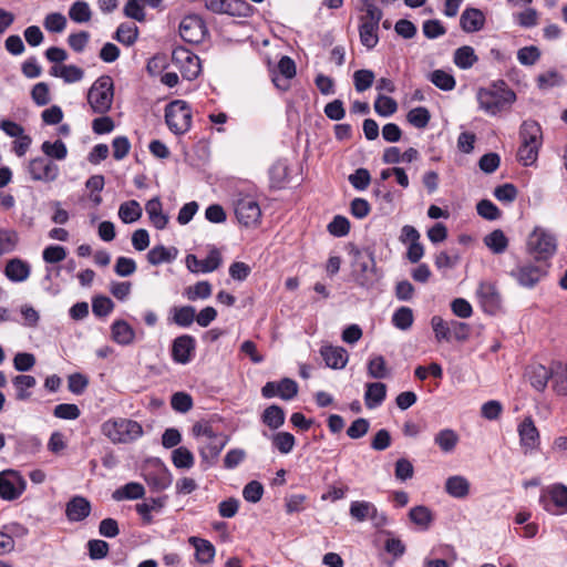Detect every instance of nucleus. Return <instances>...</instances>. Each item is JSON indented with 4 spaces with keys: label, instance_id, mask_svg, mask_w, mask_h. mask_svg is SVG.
Instances as JSON below:
<instances>
[{
    "label": "nucleus",
    "instance_id": "nucleus-6",
    "mask_svg": "<svg viewBox=\"0 0 567 567\" xmlns=\"http://www.w3.org/2000/svg\"><path fill=\"white\" fill-rule=\"evenodd\" d=\"M165 123L175 135H183L192 126V110L183 100H174L165 106Z\"/></svg>",
    "mask_w": 567,
    "mask_h": 567
},
{
    "label": "nucleus",
    "instance_id": "nucleus-30",
    "mask_svg": "<svg viewBox=\"0 0 567 567\" xmlns=\"http://www.w3.org/2000/svg\"><path fill=\"white\" fill-rule=\"evenodd\" d=\"M150 221L156 229H164L168 224V216L163 213L158 197L150 199L145 205Z\"/></svg>",
    "mask_w": 567,
    "mask_h": 567
},
{
    "label": "nucleus",
    "instance_id": "nucleus-15",
    "mask_svg": "<svg viewBox=\"0 0 567 567\" xmlns=\"http://www.w3.org/2000/svg\"><path fill=\"white\" fill-rule=\"evenodd\" d=\"M298 383L295 380L290 378H284L279 382H267L261 388V394L266 399L279 396L285 401H289L298 394Z\"/></svg>",
    "mask_w": 567,
    "mask_h": 567
},
{
    "label": "nucleus",
    "instance_id": "nucleus-14",
    "mask_svg": "<svg viewBox=\"0 0 567 567\" xmlns=\"http://www.w3.org/2000/svg\"><path fill=\"white\" fill-rule=\"evenodd\" d=\"M546 267L543 265H533L532 262L519 264L511 271V276L525 288L535 287L546 275Z\"/></svg>",
    "mask_w": 567,
    "mask_h": 567
},
{
    "label": "nucleus",
    "instance_id": "nucleus-24",
    "mask_svg": "<svg viewBox=\"0 0 567 567\" xmlns=\"http://www.w3.org/2000/svg\"><path fill=\"white\" fill-rule=\"evenodd\" d=\"M485 25L484 13L476 8H466L460 18V27L466 33L481 31Z\"/></svg>",
    "mask_w": 567,
    "mask_h": 567
},
{
    "label": "nucleus",
    "instance_id": "nucleus-28",
    "mask_svg": "<svg viewBox=\"0 0 567 567\" xmlns=\"http://www.w3.org/2000/svg\"><path fill=\"white\" fill-rule=\"evenodd\" d=\"M31 272L30 265L19 258L10 259L7 262L4 274L9 280L13 282H22L25 281Z\"/></svg>",
    "mask_w": 567,
    "mask_h": 567
},
{
    "label": "nucleus",
    "instance_id": "nucleus-44",
    "mask_svg": "<svg viewBox=\"0 0 567 567\" xmlns=\"http://www.w3.org/2000/svg\"><path fill=\"white\" fill-rule=\"evenodd\" d=\"M145 494V488L142 484L131 482L125 484L124 486L117 488L112 497L115 501H122V499H138L142 498Z\"/></svg>",
    "mask_w": 567,
    "mask_h": 567
},
{
    "label": "nucleus",
    "instance_id": "nucleus-5",
    "mask_svg": "<svg viewBox=\"0 0 567 567\" xmlns=\"http://www.w3.org/2000/svg\"><path fill=\"white\" fill-rule=\"evenodd\" d=\"M113 95L114 85L112 78L109 75L100 76L87 92V103L93 113H107L112 106Z\"/></svg>",
    "mask_w": 567,
    "mask_h": 567
},
{
    "label": "nucleus",
    "instance_id": "nucleus-51",
    "mask_svg": "<svg viewBox=\"0 0 567 567\" xmlns=\"http://www.w3.org/2000/svg\"><path fill=\"white\" fill-rule=\"evenodd\" d=\"M368 374L373 379H385L389 377V369L385 359L382 355H373L369 359Z\"/></svg>",
    "mask_w": 567,
    "mask_h": 567
},
{
    "label": "nucleus",
    "instance_id": "nucleus-13",
    "mask_svg": "<svg viewBox=\"0 0 567 567\" xmlns=\"http://www.w3.org/2000/svg\"><path fill=\"white\" fill-rule=\"evenodd\" d=\"M519 444L525 455L533 454L539 450L540 435L532 416H526L517 427Z\"/></svg>",
    "mask_w": 567,
    "mask_h": 567
},
{
    "label": "nucleus",
    "instance_id": "nucleus-61",
    "mask_svg": "<svg viewBox=\"0 0 567 567\" xmlns=\"http://www.w3.org/2000/svg\"><path fill=\"white\" fill-rule=\"evenodd\" d=\"M431 326L437 342L451 341V329L449 326V321H445L440 316H434L431 319Z\"/></svg>",
    "mask_w": 567,
    "mask_h": 567
},
{
    "label": "nucleus",
    "instance_id": "nucleus-11",
    "mask_svg": "<svg viewBox=\"0 0 567 567\" xmlns=\"http://www.w3.org/2000/svg\"><path fill=\"white\" fill-rule=\"evenodd\" d=\"M234 206L235 215L240 224L246 227L258 224L261 217V209L252 196H240L235 200Z\"/></svg>",
    "mask_w": 567,
    "mask_h": 567
},
{
    "label": "nucleus",
    "instance_id": "nucleus-40",
    "mask_svg": "<svg viewBox=\"0 0 567 567\" xmlns=\"http://www.w3.org/2000/svg\"><path fill=\"white\" fill-rule=\"evenodd\" d=\"M378 31L379 25L361 21L359 25L360 42L368 50H372L377 47L379 42Z\"/></svg>",
    "mask_w": 567,
    "mask_h": 567
},
{
    "label": "nucleus",
    "instance_id": "nucleus-8",
    "mask_svg": "<svg viewBox=\"0 0 567 567\" xmlns=\"http://www.w3.org/2000/svg\"><path fill=\"white\" fill-rule=\"evenodd\" d=\"M539 504L551 515L567 513V487L556 484L543 491L539 496Z\"/></svg>",
    "mask_w": 567,
    "mask_h": 567
},
{
    "label": "nucleus",
    "instance_id": "nucleus-4",
    "mask_svg": "<svg viewBox=\"0 0 567 567\" xmlns=\"http://www.w3.org/2000/svg\"><path fill=\"white\" fill-rule=\"evenodd\" d=\"M350 255L352 256V277L355 284L363 288H369L373 284V274L375 270V261L373 251L370 249L360 250L357 247H351Z\"/></svg>",
    "mask_w": 567,
    "mask_h": 567
},
{
    "label": "nucleus",
    "instance_id": "nucleus-55",
    "mask_svg": "<svg viewBox=\"0 0 567 567\" xmlns=\"http://www.w3.org/2000/svg\"><path fill=\"white\" fill-rule=\"evenodd\" d=\"M19 241L18 233L13 229H0V257L12 252Z\"/></svg>",
    "mask_w": 567,
    "mask_h": 567
},
{
    "label": "nucleus",
    "instance_id": "nucleus-38",
    "mask_svg": "<svg viewBox=\"0 0 567 567\" xmlns=\"http://www.w3.org/2000/svg\"><path fill=\"white\" fill-rule=\"evenodd\" d=\"M478 61L475 51L470 45H463L455 50L453 62L461 70H467L472 68Z\"/></svg>",
    "mask_w": 567,
    "mask_h": 567
},
{
    "label": "nucleus",
    "instance_id": "nucleus-54",
    "mask_svg": "<svg viewBox=\"0 0 567 567\" xmlns=\"http://www.w3.org/2000/svg\"><path fill=\"white\" fill-rule=\"evenodd\" d=\"M184 295L190 301L207 299L212 296V285L206 280L198 281L194 286L187 287Z\"/></svg>",
    "mask_w": 567,
    "mask_h": 567
},
{
    "label": "nucleus",
    "instance_id": "nucleus-17",
    "mask_svg": "<svg viewBox=\"0 0 567 567\" xmlns=\"http://www.w3.org/2000/svg\"><path fill=\"white\" fill-rule=\"evenodd\" d=\"M476 295L484 312L488 315H495L501 309L502 299L494 284L487 281L481 282Z\"/></svg>",
    "mask_w": 567,
    "mask_h": 567
},
{
    "label": "nucleus",
    "instance_id": "nucleus-34",
    "mask_svg": "<svg viewBox=\"0 0 567 567\" xmlns=\"http://www.w3.org/2000/svg\"><path fill=\"white\" fill-rule=\"evenodd\" d=\"M177 252L175 247L167 248L163 245H157L148 250L146 258L151 265L158 266L164 262H172L176 258Z\"/></svg>",
    "mask_w": 567,
    "mask_h": 567
},
{
    "label": "nucleus",
    "instance_id": "nucleus-47",
    "mask_svg": "<svg viewBox=\"0 0 567 567\" xmlns=\"http://www.w3.org/2000/svg\"><path fill=\"white\" fill-rule=\"evenodd\" d=\"M69 17L73 22L84 23L91 20L92 11L86 1L78 0L69 9Z\"/></svg>",
    "mask_w": 567,
    "mask_h": 567
},
{
    "label": "nucleus",
    "instance_id": "nucleus-52",
    "mask_svg": "<svg viewBox=\"0 0 567 567\" xmlns=\"http://www.w3.org/2000/svg\"><path fill=\"white\" fill-rule=\"evenodd\" d=\"M172 462L177 468L188 470L194 466L195 458L187 447L179 446L172 452Z\"/></svg>",
    "mask_w": 567,
    "mask_h": 567
},
{
    "label": "nucleus",
    "instance_id": "nucleus-42",
    "mask_svg": "<svg viewBox=\"0 0 567 567\" xmlns=\"http://www.w3.org/2000/svg\"><path fill=\"white\" fill-rule=\"evenodd\" d=\"M285 416L284 409L279 405L272 404L265 409L261 420L269 429L277 430L285 423Z\"/></svg>",
    "mask_w": 567,
    "mask_h": 567
},
{
    "label": "nucleus",
    "instance_id": "nucleus-57",
    "mask_svg": "<svg viewBox=\"0 0 567 567\" xmlns=\"http://www.w3.org/2000/svg\"><path fill=\"white\" fill-rule=\"evenodd\" d=\"M413 311L409 307H400L392 316V323L400 330H408L413 324Z\"/></svg>",
    "mask_w": 567,
    "mask_h": 567
},
{
    "label": "nucleus",
    "instance_id": "nucleus-36",
    "mask_svg": "<svg viewBox=\"0 0 567 567\" xmlns=\"http://www.w3.org/2000/svg\"><path fill=\"white\" fill-rule=\"evenodd\" d=\"M13 386L16 388V399L18 401H27L31 396L30 389L34 388L37 380L29 374H19L12 379Z\"/></svg>",
    "mask_w": 567,
    "mask_h": 567
},
{
    "label": "nucleus",
    "instance_id": "nucleus-58",
    "mask_svg": "<svg viewBox=\"0 0 567 567\" xmlns=\"http://www.w3.org/2000/svg\"><path fill=\"white\" fill-rule=\"evenodd\" d=\"M381 533L388 536L384 542V550L394 558L403 556L406 550L404 543L400 538L394 537L390 530H382Z\"/></svg>",
    "mask_w": 567,
    "mask_h": 567
},
{
    "label": "nucleus",
    "instance_id": "nucleus-18",
    "mask_svg": "<svg viewBox=\"0 0 567 567\" xmlns=\"http://www.w3.org/2000/svg\"><path fill=\"white\" fill-rule=\"evenodd\" d=\"M206 33L204 21L197 16L185 17L179 24V35L188 43H199Z\"/></svg>",
    "mask_w": 567,
    "mask_h": 567
},
{
    "label": "nucleus",
    "instance_id": "nucleus-26",
    "mask_svg": "<svg viewBox=\"0 0 567 567\" xmlns=\"http://www.w3.org/2000/svg\"><path fill=\"white\" fill-rule=\"evenodd\" d=\"M527 375L532 386L537 391H544L553 378V363L549 368L542 364H533L527 370Z\"/></svg>",
    "mask_w": 567,
    "mask_h": 567
},
{
    "label": "nucleus",
    "instance_id": "nucleus-64",
    "mask_svg": "<svg viewBox=\"0 0 567 567\" xmlns=\"http://www.w3.org/2000/svg\"><path fill=\"white\" fill-rule=\"evenodd\" d=\"M327 229L332 236L343 237L347 236L350 231V221L347 217L337 215L328 224Z\"/></svg>",
    "mask_w": 567,
    "mask_h": 567
},
{
    "label": "nucleus",
    "instance_id": "nucleus-7",
    "mask_svg": "<svg viewBox=\"0 0 567 567\" xmlns=\"http://www.w3.org/2000/svg\"><path fill=\"white\" fill-rule=\"evenodd\" d=\"M556 238L543 230L536 228L528 237L527 251L536 261H546L556 252Z\"/></svg>",
    "mask_w": 567,
    "mask_h": 567
},
{
    "label": "nucleus",
    "instance_id": "nucleus-27",
    "mask_svg": "<svg viewBox=\"0 0 567 567\" xmlns=\"http://www.w3.org/2000/svg\"><path fill=\"white\" fill-rule=\"evenodd\" d=\"M112 340L120 346H130L134 342L135 331L125 320H115L111 324Z\"/></svg>",
    "mask_w": 567,
    "mask_h": 567
},
{
    "label": "nucleus",
    "instance_id": "nucleus-59",
    "mask_svg": "<svg viewBox=\"0 0 567 567\" xmlns=\"http://www.w3.org/2000/svg\"><path fill=\"white\" fill-rule=\"evenodd\" d=\"M374 72L368 69H361L353 73V83L358 92H364L370 89L374 82Z\"/></svg>",
    "mask_w": 567,
    "mask_h": 567
},
{
    "label": "nucleus",
    "instance_id": "nucleus-9",
    "mask_svg": "<svg viewBox=\"0 0 567 567\" xmlns=\"http://www.w3.org/2000/svg\"><path fill=\"white\" fill-rule=\"evenodd\" d=\"M172 61L179 69L184 79L195 80L202 71L199 58L184 47H177L172 52Z\"/></svg>",
    "mask_w": 567,
    "mask_h": 567
},
{
    "label": "nucleus",
    "instance_id": "nucleus-37",
    "mask_svg": "<svg viewBox=\"0 0 567 567\" xmlns=\"http://www.w3.org/2000/svg\"><path fill=\"white\" fill-rule=\"evenodd\" d=\"M458 441V434L452 429H443L434 435V443L443 453L453 452Z\"/></svg>",
    "mask_w": 567,
    "mask_h": 567
},
{
    "label": "nucleus",
    "instance_id": "nucleus-10",
    "mask_svg": "<svg viewBox=\"0 0 567 567\" xmlns=\"http://www.w3.org/2000/svg\"><path fill=\"white\" fill-rule=\"evenodd\" d=\"M27 482L14 470H6L0 473V497L4 501L18 499L25 491Z\"/></svg>",
    "mask_w": 567,
    "mask_h": 567
},
{
    "label": "nucleus",
    "instance_id": "nucleus-62",
    "mask_svg": "<svg viewBox=\"0 0 567 567\" xmlns=\"http://www.w3.org/2000/svg\"><path fill=\"white\" fill-rule=\"evenodd\" d=\"M477 214L486 220H496L501 217L502 212L489 199H482L476 205Z\"/></svg>",
    "mask_w": 567,
    "mask_h": 567
},
{
    "label": "nucleus",
    "instance_id": "nucleus-22",
    "mask_svg": "<svg viewBox=\"0 0 567 567\" xmlns=\"http://www.w3.org/2000/svg\"><path fill=\"white\" fill-rule=\"evenodd\" d=\"M91 503L84 496H73L65 506V516L69 522H82L91 514Z\"/></svg>",
    "mask_w": 567,
    "mask_h": 567
},
{
    "label": "nucleus",
    "instance_id": "nucleus-20",
    "mask_svg": "<svg viewBox=\"0 0 567 567\" xmlns=\"http://www.w3.org/2000/svg\"><path fill=\"white\" fill-rule=\"evenodd\" d=\"M144 478L148 486L156 492L166 489L167 487H169L173 481V476L169 470L161 460H156L155 467L153 470L147 471L144 474Z\"/></svg>",
    "mask_w": 567,
    "mask_h": 567
},
{
    "label": "nucleus",
    "instance_id": "nucleus-35",
    "mask_svg": "<svg viewBox=\"0 0 567 567\" xmlns=\"http://www.w3.org/2000/svg\"><path fill=\"white\" fill-rule=\"evenodd\" d=\"M349 514L357 522H364L368 518L377 517V507L368 501H353L350 504Z\"/></svg>",
    "mask_w": 567,
    "mask_h": 567
},
{
    "label": "nucleus",
    "instance_id": "nucleus-2",
    "mask_svg": "<svg viewBox=\"0 0 567 567\" xmlns=\"http://www.w3.org/2000/svg\"><path fill=\"white\" fill-rule=\"evenodd\" d=\"M520 146L517 151V159L524 166L533 165L538 157L542 145V128L535 121H524L519 130Z\"/></svg>",
    "mask_w": 567,
    "mask_h": 567
},
{
    "label": "nucleus",
    "instance_id": "nucleus-43",
    "mask_svg": "<svg viewBox=\"0 0 567 567\" xmlns=\"http://www.w3.org/2000/svg\"><path fill=\"white\" fill-rule=\"evenodd\" d=\"M118 217L124 224H132L142 217V207L135 199L124 202L118 208Z\"/></svg>",
    "mask_w": 567,
    "mask_h": 567
},
{
    "label": "nucleus",
    "instance_id": "nucleus-21",
    "mask_svg": "<svg viewBox=\"0 0 567 567\" xmlns=\"http://www.w3.org/2000/svg\"><path fill=\"white\" fill-rule=\"evenodd\" d=\"M278 74H274L272 82L279 90L287 91L290 86L289 81L296 76V63L288 56L284 55L277 64Z\"/></svg>",
    "mask_w": 567,
    "mask_h": 567
},
{
    "label": "nucleus",
    "instance_id": "nucleus-56",
    "mask_svg": "<svg viewBox=\"0 0 567 567\" xmlns=\"http://www.w3.org/2000/svg\"><path fill=\"white\" fill-rule=\"evenodd\" d=\"M374 111L383 117H389L398 110V103L394 99L386 95H378L374 101Z\"/></svg>",
    "mask_w": 567,
    "mask_h": 567
},
{
    "label": "nucleus",
    "instance_id": "nucleus-32",
    "mask_svg": "<svg viewBox=\"0 0 567 567\" xmlns=\"http://www.w3.org/2000/svg\"><path fill=\"white\" fill-rule=\"evenodd\" d=\"M551 388L558 395L567 396V363L553 362Z\"/></svg>",
    "mask_w": 567,
    "mask_h": 567
},
{
    "label": "nucleus",
    "instance_id": "nucleus-25",
    "mask_svg": "<svg viewBox=\"0 0 567 567\" xmlns=\"http://www.w3.org/2000/svg\"><path fill=\"white\" fill-rule=\"evenodd\" d=\"M320 354L326 365L331 369H343L348 363V352L342 347L322 346Z\"/></svg>",
    "mask_w": 567,
    "mask_h": 567
},
{
    "label": "nucleus",
    "instance_id": "nucleus-41",
    "mask_svg": "<svg viewBox=\"0 0 567 567\" xmlns=\"http://www.w3.org/2000/svg\"><path fill=\"white\" fill-rule=\"evenodd\" d=\"M138 38V28L134 23H121L114 35L113 39L118 41L125 47L133 45Z\"/></svg>",
    "mask_w": 567,
    "mask_h": 567
},
{
    "label": "nucleus",
    "instance_id": "nucleus-53",
    "mask_svg": "<svg viewBox=\"0 0 567 567\" xmlns=\"http://www.w3.org/2000/svg\"><path fill=\"white\" fill-rule=\"evenodd\" d=\"M271 441L281 454H289L296 444L295 436L289 432H277L271 436Z\"/></svg>",
    "mask_w": 567,
    "mask_h": 567
},
{
    "label": "nucleus",
    "instance_id": "nucleus-23",
    "mask_svg": "<svg viewBox=\"0 0 567 567\" xmlns=\"http://www.w3.org/2000/svg\"><path fill=\"white\" fill-rule=\"evenodd\" d=\"M229 437L223 434L208 440L199 446V454L203 462L213 465L217 462L220 452L227 445Z\"/></svg>",
    "mask_w": 567,
    "mask_h": 567
},
{
    "label": "nucleus",
    "instance_id": "nucleus-3",
    "mask_svg": "<svg viewBox=\"0 0 567 567\" xmlns=\"http://www.w3.org/2000/svg\"><path fill=\"white\" fill-rule=\"evenodd\" d=\"M102 433L113 443H130L143 435V427L130 419H113L102 424Z\"/></svg>",
    "mask_w": 567,
    "mask_h": 567
},
{
    "label": "nucleus",
    "instance_id": "nucleus-60",
    "mask_svg": "<svg viewBox=\"0 0 567 567\" xmlns=\"http://www.w3.org/2000/svg\"><path fill=\"white\" fill-rule=\"evenodd\" d=\"M406 117H408L409 123L411 125H413L414 127L424 128L427 126V124L430 122L431 114L426 107L419 106V107L412 109L408 113Z\"/></svg>",
    "mask_w": 567,
    "mask_h": 567
},
{
    "label": "nucleus",
    "instance_id": "nucleus-48",
    "mask_svg": "<svg viewBox=\"0 0 567 567\" xmlns=\"http://www.w3.org/2000/svg\"><path fill=\"white\" fill-rule=\"evenodd\" d=\"M409 517L411 522L423 529H427L433 522L432 512L423 505L412 507L409 512Z\"/></svg>",
    "mask_w": 567,
    "mask_h": 567
},
{
    "label": "nucleus",
    "instance_id": "nucleus-1",
    "mask_svg": "<svg viewBox=\"0 0 567 567\" xmlns=\"http://www.w3.org/2000/svg\"><path fill=\"white\" fill-rule=\"evenodd\" d=\"M476 97L480 109L492 116L508 110L516 101L515 92L503 80L494 81L488 86L478 89Z\"/></svg>",
    "mask_w": 567,
    "mask_h": 567
},
{
    "label": "nucleus",
    "instance_id": "nucleus-50",
    "mask_svg": "<svg viewBox=\"0 0 567 567\" xmlns=\"http://www.w3.org/2000/svg\"><path fill=\"white\" fill-rule=\"evenodd\" d=\"M271 186L282 188L288 182L289 172L286 163L278 161L269 169Z\"/></svg>",
    "mask_w": 567,
    "mask_h": 567
},
{
    "label": "nucleus",
    "instance_id": "nucleus-29",
    "mask_svg": "<svg viewBox=\"0 0 567 567\" xmlns=\"http://www.w3.org/2000/svg\"><path fill=\"white\" fill-rule=\"evenodd\" d=\"M195 548L196 560L200 564H209L215 557V546L207 539L193 536L188 539Z\"/></svg>",
    "mask_w": 567,
    "mask_h": 567
},
{
    "label": "nucleus",
    "instance_id": "nucleus-49",
    "mask_svg": "<svg viewBox=\"0 0 567 567\" xmlns=\"http://www.w3.org/2000/svg\"><path fill=\"white\" fill-rule=\"evenodd\" d=\"M173 321L179 327L187 328L195 321L196 309L193 306L174 307Z\"/></svg>",
    "mask_w": 567,
    "mask_h": 567
},
{
    "label": "nucleus",
    "instance_id": "nucleus-63",
    "mask_svg": "<svg viewBox=\"0 0 567 567\" xmlns=\"http://www.w3.org/2000/svg\"><path fill=\"white\" fill-rule=\"evenodd\" d=\"M224 14L233 17H248L252 7L246 0H227Z\"/></svg>",
    "mask_w": 567,
    "mask_h": 567
},
{
    "label": "nucleus",
    "instance_id": "nucleus-45",
    "mask_svg": "<svg viewBox=\"0 0 567 567\" xmlns=\"http://www.w3.org/2000/svg\"><path fill=\"white\" fill-rule=\"evenodd\" d=\"M427 80L442 91H452L456 85L454 76L441 69L431 72L427 75Z\"/></svg>",
    "mask_w": 567,
    "mask_h": 567
},
{
    "label": "nucleus",
    "instance_id": "nucleus-16",
    "mask_svg": "<svg viewBox=\"0 0 567 567\" xmlns=\"http://www.w3.org/2000/svg\"><path fill=\"white\" fill-rule=\"evenodd\" d=\"M196 339L190 334H182L173 340L171 355L174 362L187 364L195 355Z\"/></svg>",
    "mask_w": 567,
    "mask_h": 567
},
{
    "label": "nucleus",
    "instance_id": "nucleus-19",
    "mask_svg": "<svg viewBox=\"0 0 567 567\" xmlns=\"http://www.w3.org/2000/svg\"><path fill=\"white\" fill-rule=\"evenodd\" d=\"M220 264L221 255L216 248H213L204 259H198L195 255H188L186 257V266L192 272H212L216 270Z\"/></svg>",
    "mask_w": 567,
    "mask_h": 567
},
{
    "label": "nucleus",
    "instance_id": "nucleus-31",
    "mask_svg": "<svg viewBox=\"0 0 567 567\" xmlns=\"http://www.w3.org/2000/svg\"><path fill=\"white\" fill-rule=\"evenodd\" d=\"M386 396V385L382 382H373L367 384L364 393V403L368 409L380 406Z\"/></svg>",
    "mask_w": 567,
    "mask_h": 567
},
{
    "label": "nucleus",
    "instance_id": "nucleus-46",
    "mask_svg": "<svg viewBox=\"0 0 567 567\" xmlns=\"http://www.w3.org/2000/svg\"><path fill=\"white\" fill-rule=\"evenodd\" d=\"M41 151L49 159L52 158L63 161L68 155L66 145L61 140H56L53 143L49 141L43 142L41 145Z\"/></svg>",
    "mask_w": 567,
    "mask_h": 567
},
{
    "label": "nucleus",
    "instance_id": "nucleus-33",
    "mask_svg": "<svg viewBox=\"0 0 567 567\" xmlns=\"http://www.w3.org/2000/svg\"><path fill=\"white\" fill-rule=\"evenodd\" d=\"M445 492L454 498H465L470 494V482L462 475L450 476L445 482Z\"/></svg>",
    "mask_w": 567,
    "mask_h": 567
},
{
    "label": "nucleus",
    "instance_id": "nucleus-12",
    "mask_svg": "<svg viewBox=\"0 0 567 567\" xmlns=\"http://www.w3.org/2000/svg\"><path fill=\"white\" fill-rule=\"evenodd\" d=\"M28 173L34 182L51 183L58 178L60 169L51 159L38 156L29 162Z\"/></svg>",
    "mask_w": 567,
    "mask_h": 567
},
{
    "label": "nucleus",
    "instance_id": "nucleus-39",
    "mask_svg": "<svg viewBox=\"0 0 567 567\" xmlns=\"http://www.w3.org/2000/svg\"><path fill=\"white\" fill-rule=\"evenodd\" d=\"M486 247L496 255L503 254L508 247V238L502 229H495L484 237Z\"/></svg>",
    "mask_w": 567,
    "mask_h": 567
}]
</instances>
